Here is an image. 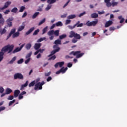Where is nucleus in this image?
Returning a JSON list of instances; mask_svg holds the SVG:
<instances>
[{"label":"nucleus","instance_id":"nucleus-44","mask_svg":"<svg viewBox=\"0 0 127 127\" xmlns=\"http://www.w3.org/2000/svg\"><path fill=\"white\" fill-rule=\"evenodd\" d=\"M32 54V52H30L29 53L27 54V56H26V59H27V58H29V57H30L31 56Z\"/></svg>","mask_w":127,"mask_h":127},{"label":"nucleus","instance_id":"nucleus-5","mask_svg":"<svg viewBox=\"0 0 127 127\" xmlns=\"http://www.w3.org/2000/svg\"><path fill=\"white\" fill-rule=\"evenodd\" d=\"M98 23V19H96L95 21H93L90 22V21H87V22L84 24V25H87V26H96V25Z\"/></svg>","mask_w":127,"mask_h":127},{"label":"nucleus","instance_id":"nucleus-60","mask_svg":"<svg viewBox=\"0 0 127 127\" xmlns=\"http://www.w3.org/2000/svg\"><path fill=\"white\" fill-rule=\"evenodd\" d=\"M106 5H107V7H110L112 6V3H111L110 2H109V3H107Z\"/></svg>","mask_w":127,"mask_h":127},{"label":"nucleus","instance_id":"nucleus-13","mask_svg":"<svg viewBox=\"0 0 127 127\" xmlns=\"http://www.w3.org/2000/svg\"><path fill=\"white\" fill-rule=\"evenodd\" d=\"M41 47V43H36L34 46V49L35 50H38Z\"/></svg>","mask_w":127,"mask_h":127},{"label":"nucleus","instance_id":"nucleus-41","mask_svg":"<svg viewBox=\"0 0 127 127\" xmlns=\"http://www.w3.org/2000/svg\"><path fill=\"white\" fill-rule=\"evenodd\" d=\"M24 9H25V7H24V6H22L20 7V10H19V12H23V10H24Z\"/></svg>","mask_w":127,"mask_h":127},{"label":"nucleus","instance_id":"nucleus-43","mask_svg":"<svg viewBox=\"0 0 127 127\" xmlns=\"http://www.w3.org/2000/svg\"><path fill=\"white\" fill-rule=\"evenodd\" d=\"M52 6V5H51V4H49L47 7L46 8V10H49V9H50V8H51V7Z\"/></svg>","mask_w":127,"mask_h":127},{"label":"nucleus","instance_id":"nucleus-62","mask_svg":"<svg viewBox=\"0 0 127 127\" xmlns=\"http://www.w3.org/2000/svg\"><path fill=\"white\" fill-rule=\"evenodd\" d=\"M72 64H71V63H68L67 64V67H68V68H71V67H72Z\"/></svg>","mask_w":127,"mask_h":127},{"label":"nucleus","instance_id":"nucleus-48","mask_svg":"<svg viewBox=\"0 0 127 127\" xmlns=\"http://www.w3.org/2000/svg\"><path fill=\"white\" fill-rule=\"evenodd\" d=\"M23 62V59H21L19 61H17L18 64H21Z\"/></svg>","mask_w":127,"mask_h":127},{"label":"nucleus","instance_id":"nucleus-11","mask_svg":"<svg viewBox=\"0 0 127 127\" xmlns=\"http://www.w3.org/2000/svg\"><path fill=\"white\" fill-rule=\"evenodd\" d=\"M64 64H65V62H64L57 63L55 64V68H58V66H59L60 68H62V67H63V66L64 65Z\"/></svg>","mask_w":127,"mask_h":127},{"label":"nucleus","instance_id":"nucleus-61","mask_svg":"<svg viewBox=\"0 0 127 127\" xmlns=\"http://www.w3.org/2000/svg\"><path fill=\"white\" fill-rule=\"evenodd\" d=\"M29 61H30V58H28L27 60H26L25 61V64H28L29 63Z\"/></svg>","mask_w":127,"mask_h":127},{"label":"nucleus","instance_id":"nucleus-10","mask_svg":"<svg viewBox=\"0 0 127 127\" xmlns=\"http://www.w3.org/2000/svg\"><path fill=\"white\" fill-rule=\"evenodd\" d=\"M24 45H25V44H22L20 47H17L15 49L13 50L12 52V53L14 54V53H16L17 52H19L23 47H24Z\"/></svg>","mask_w":127,"mask_h":127},{"label":"nucleus","instance_id":"nucleus-55","mask_svg":"<svg viewBox=\"0 0 127 127\" xmlns=\"http://www.w3.org/2000/svg\"><path fill=\"white\" fill-rule=\"evenodd\" d=\"M84 14H86V12L85 11H84V12H82V13H81L79 15V17H82V16H83V15H84Z\"/></svg>","mask_w":127,"mask_h":127},{"label":"nucleus","instance_id":"nucleus-59","mask_svg":"<svg viewBox=\"0 0 127 127\" xmlns=\"http://www.w3.org/2000/svg\"><path fill=\"white\" fill-rule=\"evenodd\" d=\"M53 48H54V49H58V48H60L58 46V45H55L53 46Z\"/></svg>","mask_w":127,"mask_h":127},{"label":"nucleus","instance_id":"nucleus-37","mask_svg":"<svg viewBox=\"0 0 127 127\" xmlns=\"http://www.w3.org/2000/svg\"><path fill=\"white\" fill-rule=\"evenodd\" d=\"M35 85V81H33L29 84V87H33Z\"/></svg>","mask_w":127,"mask_h":127},{"label":"nucleus","instance_id":"nucleus-21","mask_svg":"<svg viewBox=\"0 0 127 127\" xmlns=\"http://www.w3.org/2000/svg\"><path fill=\"white\" fill-rule=\"evenodd\" d=\"M54 44L56 45H61V40L58 39L54 42Z\"/></svg>","mask_w":127,"mask_h":127},{"label":"nucleus","instance_id":"nucleus-4","mask_svg":"<svg viewBox=\"0 0 127 127\" xmlns=\"http://www.w3.org/2000/svg\"><path fill=\"white\" fill-rule=\"evenodd\" d=\"M45 82L43 81L42 82H38L35 85L34 90L35 91H38V90H42V85H44Z\"/></svg>","mask_w":127,"mask_h":127},{"label":"nucleus","instance_id":"nucleus-6","mask_svg":"<svg viewBox=\"0 0 127 127\" xmlns=\"http://www.w3.org/2000/svg\"><path fill=\"white\" fill-rule=\"evenodd\" d=\"M14 80H16L17 79H19V80H22L23 79V75L20 73H16L14 75Z\"/></svg>","mask_w":127,"mask_h":127},{"label":"nucleus","instance_id":"nucleus-24","mask_svg":"<svg viewBox=\"0 0 127 127\" xmlns=\"http://www.w3.org/2000/svg\"><path fill=\"white\" fill-rule=\"evenodd\" d=\"M76 17V15L72 14L67 16V19H73Z\"/></svg>","mask_w":127,"mask_h":127},{"label":"nucleus","instance_id":"nucleus-20","mask_svg":"<svg viewBox=\"0 0 127 127\" xmlns=\"http://www.w3.org/2000/svg\"><path fill=\"white\" fill-rule=\"evenodd\" d=\"M118 4H119L118 2H115V0H112V2L111 3L112 6L114 7V6H117Z\"/></svg>","mask_w":127,"mask_h":127},{"label":"nucleus","instance_id":"nucleus-19","mask_svg":"<svg viewBox=\"0 0 127 127\" xmlns=\"http://www.w3.org/2000/svg\"><path fill=\"white\" fill-rule=\"evenodd\" d=\"M99 17V14L96 13H94L91 14V17L92 18H97V17Z\"/></svg>","mask_w":127,"mask_h":127},{"label":"nucleus","instance_id":"nucleus-40","mask_svg":"<svg viewBox=\"0 0 127 127\" xmlns=\"http://www.w3.org/2000/svg\"><path fill=\"white\" fill-rule=\"evenodd\" d=\"M47 29H48V27L46 26L43 29V33L42 34H44L45 33H46V31H47Z\"/></svg>","mask_w":127,"mask_h":127},{"label":"nucleus","instance_id":"nucleus-51","mask_svg":"<svg viewBox=\"0 0 127 127\" xmlns=\"http://www.w3.org/2000/svg\"><path fill=\"white\" fill-rule=\"evenodd\" d=\"M7 100H13V96L12 95L9 96L7 98Z\"/></svg>","mask_w":127,"mask_h":127},{"label":"nucleus","instance_id":"nucleus-29","mask_svg":"<svg viewBox=\"0 0 127 127\" xmlns=\"http://www.w3.org/2000/svg\"><path fill=\"white\" fill-rule=\"evenodd\" d=\"M12 92V90L10 88H7L6 89V94L8 95V94H10Z\"/></svg>","mask_w":127,"mask_h":127},{"label":"nucleus","instance_id":"nucleus-47","mask_svg":"<svg viewBox=\"0 0 127 127\" xmlns=\"http://www.w3.org/2000/svg\"><path fill=\"white\" fill-rule=\"evenodd\" d=\"M15 100L14 99L12 101L9 102L8 105L10 106H11V105H12V104H13V103H15Z\"/></svg>","mask_w":127,"mask_h":127},{"label":"nucleus","instance_id":"nucleus-42","mask_svg":"<svg viewBox=\"0 0 127 127\" xmlns=\"http://www.w3.org/2000/svg\"><path fill=\"white\" fill-rule=\"evenodd\" d=\"M45 39H46V37L41 38L38 40L37 42H41L43 40H45Z\"/></svg>","mask_w":127,"mask_h":127},{"label":"nucleus","instance_id":"nucleus-53","mask_svg":"<svg viewBox=\"0 0 127 127\" xmlns=\"http://www.w3.org/2000/svg\"><path fill=\"white\" fill-rule=\"evenodd\" d=\"M15 30H16L15 28L12 29L11 30V31H10V33H11L12 34H13L15 33Z\"/></svg>","mask_w":127,"mask_h":127},{"label":"nucleus","instance_id":"nucleus-14","mask_svg":"<svg viewBox=\"0 0 127 127\" xmlns=\"http://www.w3.org/2000/svg\"><path fill=\"white\" fill-rule=\"evenodd\" d=\"M34 29H35V28H34V27L31 28L28 31L25 33V35H29V34H30L31 32L34 31Z\"/></svg>","mask_w":127,"mask_h":127},{"label":"nucleus","instance_id":"nucleus-38","mask_svg":"<svg viewBox=\"0 0 127 127\" xmlns=\"http://www.w3.org/2000/svg\"><path fill=\"white\" fill-rule=\"evenodd\" d=\"M39 31H40L39 29H38L35 30V31L33 33V35H37V34H38V32H39Z\"/></svg>","mask_w":127,"mask_h":127},{"label":"nucleus","instance_id":"nucleus-28","mask_svg":"<svg viewBox=\"0 0 127 127\" xmlns=\"http://www.w3.org/2000/svg\"><path fill=\"white\" fill-rule=\"evenodd\" d=\"M47 2L50 4H52V3L56 2V0H47Z\"/></svg>","mask_w":127,"mask_h":127},{"label":"nucleus","instance_id":"nucleus-3","mask_svg":"<svg viewBox=\"0 0 127 127\" xmlns=\"http://www.w3.org/2000/svg\"><path fill=\"white\" fill-rule=\"evenodd\" d=\"M69 38H73V37H74L75 39H81V35L80 34L75 33L74 32V31H71L69 33Z\"/></svg>","mask_w":127,"mask_h":127},{"label":"nucleus","instance_id":"nucleus-34","mask_svg":"<svg viewBox=\"0 0 127 127\" xmlns=\"http://www.w3.org/2000/svg\"><path fill=\"white\" fill-rule=\"evenodd\" d=\"M54 34L55 35V36H59V30H57L56 31H54Z\"/></svg>","mask_w":127,"mask_h":127},{"label":"nucleus","instance_id":"nucleus-2","mask_svg":"<svg viewBox=\"0 0 127 127\" xmlns=\"http://www.w3.org/2000/svg\"><path fill=\"white\" fill-rule=\"evenodd\" d=\"M84 53H81V51H72L69 53V55H73V56H76V58L77 59L79 58H81L83 55H84Z\"/></svg>","mask_w":127,"mask_h":127},{"label":"nucleus","instance_id":"nucleus-56","mask_svg":"<svg viewBox=\"0 0 127 127\" xmlns=\"http://www.w3.org/2000/svg\"><path fill=\"white\" fill-rule=\"evenodd\" d=\"M51 80H52V77H51V76H49L47 78V82H49V81H51Z\"/></svg>","mask_w":127,"mask_h":127},{"label":"nucleus","instance_id":"nucleus-25","mask_svg":"<svg viewBox=\"0 0 127 127\" xmlns=\"http://www.w3.org/2000/svg\"><path fill=\"white\" fill-rule=\"evenodd\" d=\"M16 60V57H14L12 60L9 62L8 64H13V62Z\"/></svg>","mask_w":127,"mask_h":127},{"label":"nucleus","instance_id":"nucleus-36","mask_svg":"<svg viewBox=\"0 0 127 127\" xmlns=\"http://www.w3.org/2000/svg\"><path fill=\"white\" fill-rule=\"evenodd\" d=\"M55 59H56V55H54V56H51V57L50 58H49L48 60H55Z\"/></svg>","mask_w":127,"mask_h":127},{"label":"nucleus","instance_id":"nucleus-18","mask_svg":"<svg viewBox=\"0 0 127 127\" xmlns=\"http://www.w3.org/2000/svg\"><path fill=\"white\" fill-rule=\"evenodd\" d=\"M118 19L120 20V23H123L125 21V18H123V16H119Z\"/></svg>","mask_w":127,"mask_h":127},{"label":"nucleus","instance_id":"nucleus-46","mask_svg":"<svg viewBox=\"0 0 127 127\" xmlns=\"http://www.w3.org/2000/svg\"><path fill=\"white\" fill-rule=\"evenodd\" d=\"M4 23V19L2 18L0 19V24H3Z\"/></svg>","mask_w":127,"mask_h":127},{"label":"nucleus","instance_id":"nucleus-32","mask_svg":"<svg viewBox=\"0 0 127 127\" xmlns=\"http://www.w3.org/2000/svg\"><path fill=\"white\" fill-rule=\"evenodd\" d=\"M63 24L61 21H59L56 23V26H63Z\"/></svg>","mask_w":127,"mask_h":127},{"label":"nucleus","instance_id":"nucleus-35","mask_svg":"<svg viewBox=\"0 0 127 127\" xmlns=\"http://www.w3.org/2000/svg\"><path fill=\"white\" fill-rule=\"evenodd\" d=\"M31 48V44H27L26 45V49L29 50Z\"/></svg>","mask_w":127,"mask_h":127},{"label":"nucleus","instance_id":"nucleus-64","mask_svg":"<svg viewBox=\"0 0 127 127\" xmlns=\"http://www.w3.org/2000/svg\"><path fill=\"white\" fill-rule=\"evenodd\" d=\"M77 41H78V40H77V39H73L72 40V43H76Z\"/></svg>","mask_w":127,"mask_h":127},{"label":"nucleus","instance_id":"nucleus-7","mask_svg":"<svg viewBox=\"0 0 127 127\" xmlns=\"http://www.w3.org/2000/svg\"><path fill=\"white\" fill-rule=\"evenodd\" d=\"M67 70H68V67H66L65 68H64V67H63L59 70L57 71L56 72V74L57 75L60 74V73H62V74H64V73H65L66 71Z\"/></svg>","mask_w":127,"mask_h":127},{"label":"nucleus","instance_id":"nucleus-15","mask_svg":"<svg viewBox=\"0 0 127 127\" xmlns=\"http://www.w3.org/2000/svg\"><path fill=\"white\" fill-rule=\"evenodd\" d=\"M20 94V91L19 90H16L14 92V98H17L18 97V95Z\"/></svg>","mask_w":127,"mask_h":127},{"label":"nucleus","instance_id":"nucleus-30","mask_svg":"<svg viewBox=\"0 0 127 127\" xmlns=\"http://www.w3.org/2000/svg\"><path fill=\"white\" fill-rule=\"evenodd\" d=\"M53 34H54V30H50L48 32V35H49V36L53 35Z\"/></svg>","mask_w":127,"mask_h":127},{"label":"nucleus","instance_id":"nucleus-8","mask_svg":"<svg viewBox=\"0 0 127 127\" xmlns=\"http://www.w3.org/2000/svg\"><path fill=\"white\" fill-rule=\"evenodd\" d=\"M12 20H13V17H9L6 21V23L9 27L12 26Z\"/></svg>","mask_w":127,"mask_h":127},{"label":"nucleus","instance_id":"nucleus-31","mask_svg":"<svg viewBox=\"0 0 127 127\" xmlns=\"http://www.w3.org/2000/svg\"><path fill=\"white\" fill-rule=\"evenodd\" d=\"M17 10H18V9L17 7H14L11 9V11L14 13H16V12H17Z\"/></svg>","mask_w":127,"mask_h":127},{"label":"nucleus","instance_id":"nucleus-57","mask_svg":"<svg viewBox=\"0 0 127 127\" xmlns=\"http://www.w3.org/2000/svg\"><path fill=\"white\" fill-rule=\"evenodd\" d=\"M39 52H40V53H43L44 51H45V49H40L39 50Z\"/></svg>","mask_w":127,"mask_h":127},{"label":"nucleus","instance_id":"nucleus-39","mask_svg":"<svg viewBox=\"0 0 127 127\" xmlns=\"http://www.w3.org/2000/svg\"><path fill=\"white\" fill-rule=\"evenodd\" d=\"M60 39H64V38H65L67 37V35L66 34H63L60 36Z\"/></svg>","mask_w":127,"mask_h":127},{"label":"nucleus","instance_id":"nucleus-33","mask_svg":"<svg viewBox=\"0 0 127 127\" xmlns=\"http://www.w3.org/2000/svg\"><path fill=\"white\" fill-rule=\"evenodd\" d=\"M45 20H46V19H45V18H44V19H42V20H41L38 24L39 26H40V25H41V24H43V23H44V22H45Z\"/></svg>","mask_w":127,"mask_h":127},{"label":"nucleus","instance_id":"nucleus-23","mask_svg":"<svg viewBox=\"0 0 127 127\" xmlns=\"http://www.w3.org/2000/svg\"><path fill=\"white\" fill-rule=\"evenodd\" d=\"M6 32V30L5 28L3 29H0V34L2 35V34H4Z\"/></svg>","mask_w":127,"mask_h":127},{"label":"nucleus","instance_id":"nucleus-58","mask_svg":"<svg viewBox=\"0 0 127 127\" xmlns=\"http://www.w3.org/2000/svg\"><path fill=\"white\" fill-rule=\"evenodd\" d=\"M5 110V107L2 106L0 107V112H1L2 111H4Z\"/></svg>","mask_w":127,"mask_h":127},{"label":"nucleus","instance_id":"nucleus-52","mask_svg":"<svg viewBox=\"0 0 127 127\" xmlns=\"http://www.w3.org/2000/svg\"><path fill=\"white\" fill-rule=\"evenodd\" d=\"M69 2H70V0H68L66 2V3L65 4H64V5L63 6V8H64L66 7V6H67L68 5V4L69 3Z\"/></svg>","mask_w":127,"mask_h":127},{"label":"nucleus","instance_id":"nucleus-17","mask_svg":"<svg viewBox=\"0 0 127 127\" xmlns=\"http://www.w3.org/2000/svg\"><path fill=\"white\" fill-rule=\"evenodd\" d=\"M27 86H28V80H27L26 81L25 84H22L21 86V88H20L21 91H22V90H23L24 88H25V87H27Z\"/></svg>","mask_w":127,"mask_h":127},{"label":"nucleus","instance_id":"nucleus-26","mask_svg":"<svg viewBox=\"0 0 127 127\" xmlns=\"http://www.w3.org/2000/svg\"><path fill=\"white\" fill-rule=\"evenodd\" d=\"M18 36H19V32H17L13 34L12 38H15V37H18Z\"/></svg>","mask_w":127,"mask_h":127},{"label":"nucleus","instance_id":"nucleus-45","mask_svg":"<svg viewBox=\"0 0 127 127\" xmlns=\"http://www.w3.org/2000/svg\"><path fill=\"white\" fill-rule=\"evenodd\" d=\"M51 75V71H50L49 72H45V77H48Z\"/></svg>","mask_w":127,"mask_h":127},{"label":"nucleus","instance_id":"nucleus-12","mask_svg":"<svg viewBox=\"0 0 127 127\" xmlns=\"http://www.w3.org/2000/svg\"><path fill=\"white\" fill-rule=\"evenodd\" d=\"M59 51H60V48H58V49H55V50H53L51 52V54L49 55V56H48V57H51V56H53V55H54V54L57 53V52H59Z\"/></svg>","mask_w":127,"mask_h":127},{"label":"nucleus","instance_id":"nucleus-49","mask_svg":"<svg viewBox=\"0 0 127 127\" xmlns=\"http://www.w3.org/2000/svg\"><path fill=\"white\" fill-rule=\"evenodd\" d=\"M3 92H4V89H3V87H0V93L1 94H2V93H3Z\"/></svg>","mask_w":127,"mask_h":127},{"label":"nucleus","instance_id":"nucleus-27","mask_svg":"<svg viewBox=\"0 0 127 127\" xmlns=\"http://www.w3.org/2000/svg\"><path fill=\"white\" fill-rule=\"evenodd\" d=\"M38 14H39V12H35L33 16H32V18H33V19H34V18H36V17H37V15H38Z\"/></svg>","mask_w":127,"mask_h":127},{"label":"nucleus","instance_id":"nucleus-16","mask_svg":"<svg viewBox=\"0 0 127 127\" xmlns=\"http://www.w3.org/2000/svg\"><path fill=\"white\" fill-rule=\"evenodd\" d=\"M112 24H113V21L109 20L106 22L105 27H109V26H110V25H112Z\"/></svg>","mask_w":127,"mask_h":127},{"label":"nucleus","instance_id":"nucleus-63","mask_svg":"<svg viewBox=\"0 0 127 127\" xmlns=\"http://www.w3.org/2000/svg\"><path fill=\"white\" fill-rule=\"evenodd\" d=\"M18 99L19 100H21V99H23V96H22V95L20 94L19 95Z\"/></svg>","mask_w":127,"mask_h":127},{"label":"nucleus","instance_id":"nucleus-9","mask_svg":"<svg viewBox=\"0 0 127 127\" xmlns=\"http://www.w3.org/2000/svg\"><path fill=\"white\" fill-rule=\"evenodd\" d=\"M10 4H11V1H7L5 2L4 6L2 7H0V10H3V9H5V8H7Z\"/></svg>","mask_w":127,"mask_h":127},{"label":"nucleus","instance_id":"nucleus-50","mask_svg":"<svg viewBox=\"0 0 127 127\" xmlns=\"http://www.w3.org/2000/svg\"><path fill=\"white\" fill-rule=\"evenodd\" d=\"M69 23H71V20H66V21H65V25L69 24Z\"/></svg>","mask_w":127,"mask_h":127},{"label":"nucleus","instance_id":"nucleus-1","mask_svg":"<svg viewBox=\"0 0 127 127\" xmlns=\"http://www.w3.org/2000/svg\"><path fill=\"white\" fill-rule=\"evenodd\" d=\"M14 47V46H13V45H7L6 46H5L1 49V52H0V62L1 61H2L4 53H5V52H7L8 51L7 53L8 54H9V53L12 52V50H13Z\"/></svg>","mask_w":127,"mask_h":127},{"label":"nucleus","instance_id":"nucleus-54","mask_svg":"<svg viewBox=\"0 0 127 127\" xmlns=\"http://www.w3.org/2000/svg\"><path fill=\"white\" fill-rule=\"evenodd\" d=\"M68 28H69V29H74V28L76 27L75 26V25H74L73 26H72L71 25H68Z\"/></svg>","mask_w":127,"mask_h":127},{"label":"nucleus","instance_id":"nucleus-22","mask_svg":"<svg viewBox=\"0 0 127 127\" xmlns=\"http://www.w3.org/2000/svg\"><path fill=\"white\" fill-rule=\"evenodd\" d=\"M24 27H25V25H21L19 27L18 29V32H20V31H22V30H23V29H24Z\"/></svg>","mask_w":127,"mask_h":127}]
</instances>
